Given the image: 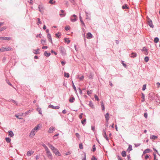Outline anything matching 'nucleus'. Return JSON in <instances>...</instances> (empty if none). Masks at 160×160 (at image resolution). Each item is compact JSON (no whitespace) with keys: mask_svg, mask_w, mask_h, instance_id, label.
<instances>
[{"mask_svg":"<svg viewBox=\"0 0 160 160\" xmlns=\"http://www.w3.org/2000/svg\"><path fill=\"white\" fill-rule=\"evenodd\" d=\"M5 140L7 142H10L11 141V139L9 138H6Z\"/></svg>","mask_w":160,"mask_h":160,"instance_id":"c756f323","label":"nucleus"},{"mask_svg":"<svg viewBox=\"0 0 160 160\" xmlns=\"http://www.w3.org/2000/svg\"><path fill=\"white\" fill-rule=\"evenodd\" d=\"M105 117L106 122L107 123H108V121L109 119V113H107L105 115Z\"/></svg>","mask_w":160,"mask_h":160,"instance_id":"f8f14e48","label":"nucleus"},{"mask_svg":"<svg viewBox=\"0 0 160 160\" xmlns=\"http://www.w3.org/2000/svg\"><path fill=\"white\" fill-rule=\"evenodd\" d=\"M41 36H42V34H38V35H37V36H36V37L37 38H38V37H41Z\"/></svg>","mask_w":160,"mask_h":160,"instance_id":"338daca9","label":"nucleus"},{"mask_svg":"<svg viewBox=\"0 0 160 160\" xmlns=\"http://www.w3.org/2000/svg\"><path fill=\"white\" fill-rule=\"evenodd\" d=\"M147 21L149 26L151 28H153L154 25H153L152 21L149 18H147Z\"/></svg>","mask_w":160,"mask_h":160,"instance_id":"20e7f679","label":"nucleus"},{"mask_svg":"<svg viewBox=\"0 0 160 160\" xmlns=\"http://www.w3.org/2000/svg\"><path fill=\"white\" fill-rule=\"evenodd\" d=\"M92 37V35L90 32H88L87 34V38L88 39H90Z\"/></svg>","mask_w":160,"mask_h":160,"instance_id":"2eb2a0df","label":"nucleus"},{"mask_svg":"<svg viewBox=\"0 0 160 160\" xmlns=\"http://www.w3.org/2000/svg\"><path fill=\"white\" fill-rule=\"evenodd\" d=\"M94 97H95L96 100L98 101L99 100V98L96 95H95Z\"/></svg>","mask_w":160,"mask_h":160,"instance_id":"c03bdc74","label":"nucleus"},{"mask_svg":"<svg viewBox=\"0 0 160 160\" xmlns=\"http://www.w3.org/2000/svg\"><path fill=\"white\" fill-rule=\"evenodd\" d=\"M42 22L40 21V19L39 18H38V24H41Z\"/></svg>","mask_w":160,"mask_h":160,"instance_id":"09e8293b","label":"nucleus"},{"mask_svg":"<svg viewBox=\"0 0 160 160\" xmlns=\"http://www.w3.org/2000/svg\"><path fill=\"white\" fill-rule=\"evenodd\" d=\"M45 55L47 57L49 56L50 55V53L48 52L47 51H45L44 52Z\"/></svg>","mask_w":160,"mask_h":160,"instance_id":"c85d7f7f","label":"nucleus"},{"mask_svg":"<svg viewBox=\"0 0 160 160\" xmlns=\"http://www.w3.org/2000/svg\"><path fill=\"white\" fill-rule=\"evenodd\" d=\"M89 106L91 107H93V105H92V102L91 101H90L89 102Z\"/></svg>","mask_w":160,"mask_h":160,"instance_id":"8fccbe9b","label":"nucleus"},{"mask_svg":"<svg viewBox=\"0 0 160 160\" xmlns=\"http://www.w3.org/2000/svg\"><path fill=\"white\" fill-rule=\"evenodd\" d=\"M157 84L158 85V87L159 88L160 87V83L159 82L157 83Z\"/></svg>","mask_w":160,"mask_h":160,"instance_id":"774afa93","label":"nucleus"},{"mask_svg":"<svg viewBox=\"0 0 160 160\" xmlns=\"http://www.w3.org/2000/svg\"><path fill=\"white\" fill-rule=\"evenodd\" d=\"M84 78V76H82L81 77L79 78V79L80 80H82Z\"/></svg>","mask_w":160,"mask_h":160,"instance_id":"603ef678","label":"nucleus"},{"mask_svg":"<svg viewBox=\"0 0 160 160\" xmlns=\"http://www.w3.org/2000/svg\"><path fill=\"white\" fill-rule=\"evenodd\" d=\"M39 11L42 13H43V9H44V7L42 5H41L38 6V7Z\"/></svg>","mask_w":160,"mask_h":160,"instance_id":"6e6552de","label":"nucleus"},{"mask_svg":"<svg viewBox=\"0 0 160 160\" xmlns=\"http://www.w3.org/2000/svg\"><path fill=\"white\" fill-rule=\"evenodd\" d=\"M61 12H62V13L60 14L59 15L61 16V17H64L65 16V13H63L64 12V11L63 10H61Z\"/></svg>","mask_w":160,"mask_h":160,"instance_id":"f3484780","label":"nucleus"},{"mask_svg":"<svg viewBox=\"0 0 160 160\" xmlns=\"http://www.w3.org/2000/svg\"><path fill=\"white\" fill-rule=\"evenodd\" d=\"M159 39L158 38H155L154 39V42L155 43H157L159 41Z\"/></svg>","mask_w":160,"mask_h":160,"instance_id":"72a5a7b5","label":"nucleus"},{"mask_svg":"<svg viewBox=\"0 0 160 160\" xmlns=\"http://www.w3.org/2000/svg\"><path fill=\"white\" fill-rule=\"evenodd\" d=\"M47 155L48 158L51 159H52V153L50 151L49 149L48 150H47L46 151Z\"/></svg>","mask_w":160,"mask_h":160,"instance_id":"f03ea898","label":"nucleus"},{"mask_svg":"<svg viewBox=\"0 0 160 160\" xmlns=\"http://www.w3.org/2000/svg\"><path fill=\"white\" fill-rule=\"evenodd\" d=\"M137 56V54L135 53L132 52L131 53V58H134L136 57Z\"/></svg>","mask_w":160,"mask_h":160,"instance_id":"4be33fe9","label":"nucleus"},{"mask_svg":"<svg viewBox=\"0 0 160 160\" xmlns=\"http://www.w3.org/2000/svg\"><path fill=\"white\" fill-rule=\"evenodd\" d=\"M47 37L49 40V41L52 43V41L51 38V37L50 34L48 33V34Z\"/></svg>","mask_w":160,"mask_h":160,"instance_id":"dca6fc26","label":"nucleus"},{"mask_svg":"<svg viewBox=\"0 0 160 160\" xmlns=\"http://www.w3.org/2000/svg\"><path fill=\"white\" fill-rule=\"evenodd\" d=\"M61 35V34H60V33L58 32L57 33H56L55 35L57 37L59 38V36Z\"/></svg>","mask_w":160,"mask_h":160,"instance_id":"a18cd8bd","label":"nucleus"},{"mask_svg":"<svg viewBox=\"0 0 160 160\" xmlns=\"http://www.w3.org/2000/svg\"><path fill=\"white\" fill-rule=\"evenodd\" d=\"M86 122V119H84L83 120H82V123L83 124V125H84L85 124V123Z\"/></svg>","mask_w":160,"mask_h":160,"instance_id":"a19ab883","label":"nucleus"},{"mask_svg":"<svg viewBox=\"0 0 160 160\" xmlns=\"http://www.w3.org/2000/svg\"><path fill=\"white\" fill-rule=\"evenodd\" d=\"M9 136L11 137H12L14 135V134L13 132L12 131H9L8 132Z\"/></svg>","mask_w":160,"mask_h":160,"instance_id":"a211bd4d","label":"nucleus"},{"mask_svg":"<svg viewBox=\"0 0 160 160\" xmlns=\"http://www.w3.org/2000/svg\"><path fill=\"white\" fill-rule=\"evenodd\" d=\"M49 2L51 4H53L55 3V1H53V0H50Z\"/></svg>","mask_w":160,"mask_h":160,"instance_id":"c9c22d12","label":"nucleus"},{"mask_svg":"<svg viewBox=\"0 0 160 160\" xmlns=\"http://www.w3.org/2000/svg\"><path fill=\"white\" fill-rule=\"evenodd\" d=\"M79 18H80V22H81V23H82V25H84V26H85L84 23L82 21V18L80 16L79 17Z\"/></svg>","mask_w":160,"mask_h":160,"instance_id":"393cba45","label":"nucleus"},{"mask_svg":"<svg viewBox=\"0 0 160 160\" xmlns=\"http://www.w3.org/2000/svg\"><path fill=\"white\" fill-rule=\"evenodd\" d=\"M122 155L123 157H125L126 156V152L125 151H123L122 152Z\"/></svg>","mask_w":160,"mask_h":160,"instance_id":"a878e982","label":"nucleus"},{"mask_svg":"<svg viewBox=\"0 0 160 160\" xmlns=\"http://www.w3.org/2000/svg\"><path fill=\"white\" fill-rule=\"evenodd\" d=\"M76 135V136L78 138H79V134L78 133H76L75 134Z\"/></svg>","mask_w":160,"mask_h":160,"instance_id":"e2e57ef3","label":"nucleus"},{"mask_svg":"<svg viewBox=\"0 0 160 160\" xmlns=\"http://www.w3.org/2000/svg\"><path fill=\"white\" fill-rule=\"evenodd\" d=\"M142 102H143L145 101V97L143 93L142 94Z\"/></svg>","mask_w":160,"mask_h":160,"instance_id":"f704fd0d","label":"nucleus"},{"mask_svg":"<svg viewBox=\"0 0 160 160\" xmlns=\"http://www.w3.org/2000/svg\"><path fill=\"white\" fill-rule=\"evenodd\" d=\"M146 85L145 84L143 86L142 90L143 91L145 90L146 88Z\"/></svg>","mask_w":160,"mask_h":160,"instance_id":"49530a36","label":"nucleus"},{"mask_svg":"<svg viewBox=\"0 0 160 160\" xmlns=\"http://www.w3.org/2000/svg\"><path fill=\"white\" fill-rule=\"evenodd\" d=\"M79 148L80 149H83V147L82 144V143H81L79 144Z\"/></svg>","mask_w":160,"mask_h":160,"instance_id":"79ce46f5","label":"nucleus"},{"mask_svg":"<svg viewBox=\"0 0 160 160\" xmlns=\"http://www.w3.org/2000/svg\"><path fill=\"white\" fill-rule=\"evenodd\" d=\"M48 107L53 109H58L59 108V106H54L52 105H49Z\"/></svg>","mask_w":160,"mask_h":160,"instance_id":"ddd939ff","label":"nucleus"},{"mask_svg":"<svg viewBox=\"0 0 160 160\" xmlns=\"http://www.w3.org/2000/svg\"><path fill=\"white\" fill-rule=\"evenodd\" d=\"M92 129L93 131H95V126H92Z\"/></svg>","mask_w":160,"mask_h":160,"instance_id":"4d7b16f0","label":"nucleus"},{"mask_svg":"<svg viewBox=\"0 0 160 160\" xmlns=\"http://www.w3.org/2000/svg\"><path fill=\"white\" fill-rule=\"evenodd\" d=\"M4 47L5 51H12L13 50V48L11 47L7 46Z\"/></svg>","mask_w":160,"mask_h":160,"instance_id":"0eeeda50","label":"nucleus"},{"mask_svg":"<svg viewBox=\"0 0 160 160\" xmlns=\"http://www.w3.org/2000/svg\"><path fill=\"white\" fill-rule=\"evenodd\" d=\"M41 43L43 45H44L46 43V41L45 40H41Z\"/></svg>","mask_w":160,"mask_h":160,"instance_id":"473e14b6","label":"nucleus"},{"mask_svg":"<svg viewBox=\"0 0 160 160\" xmlns=\"http://www.w3.org/2000/svg\"><path fill=\"white\" fill-rule=\"evenodd\" d=\"M157 138V136L154 135H152L150 137V139H152V140H154L156 139Z\"/></svg>","mask_w":160,"mask_h":160,"instance_id":"6ab92c4d","label":"nucleus"},{"mask_svg":"<svg viewBox=\"0 0 160 160\" xmlns=\"http://www.w3.org/2000/svg\"><path fill=\"white\" fill-rule=\"evenodd\" d=\"M55 128L53 127H50L48 131V132L49 133H52L55 130Z\"/></svg>","mask_w":160,"mask_h":160,"instance_id":"1a4fd4ad","label":"nucleus"},{"mask_svg":"<svg viewBox=\"0 0 160 160\" xmlns=\"http://www.w3.org/2000/svg\"><path fill=\"white\" fill-rule=\"evenodd\" d=\"M39 51L40 50L39 49H38L37 50H33V52L35 54H37L39 53Z\"/></svg>","mask_w":160,"mask_h":160,"instance_id":"5701e85b","label":"nucleus"},{"mask_svg":"<svg viewBox=\"0 0 160 160\" xmlns=\"http://www.w3.org/2000/svg\"><path fill=\"white\" fill-rule=\"evenodd\" d=\"M6 29V28L5 27H3L0 28V30L1 31H2Z\"/></svg>","mask_w":160,"mask_h":160,"instance_id":"37998d69","label":"nucleus"},{"mask_svg":"<svg viewBox=\"0 0 160 160\" xmlns=\"http://www.w3.org/2000/svg\"><path fill=\"white\" fill-rule=\"evenodd\" d=\"M122 8H123V9H128V7H127V6L126 5H124V6H123L122 7Z\"/></svg>","mask_w":160,"mask_h":160,"instance_id":"58836bf2","label":"nucleus"},{"mask_svg":"<svg viewBox=\"0 0 160 160\" xmlns=\"http://www.w3.org/2000/svg\"><path fill=\"white\" fill-rule=\"evenodd\" d=\"M64 76L65 77H67V78H68L69 77V74L68 73H66V72H64Z\"/></svg>","mask_w":160,"mask_h":160,"instance_id":"cd10ccee","label":"nucleus"},{"mask_svg":"<svg viewBox=\"0 0 160 160\" xmlns=\"http://www.w3.org/2000/svg\"><path fill=\"white\" fill-rule=\"evenodd\" d=\"M41 127V124H38L33 129L34 130L36 131L37 132L40 129Z\"/></svg>","mask_w":160,"mask_h":160,"instance_id":"423d86ee","label":"nucleus"},{"mask_svg":"<svg viewBox=\"0 0 160 160\" xmlns=\"http://www.w3.org/2000/svg\"><path fill=\"white\" fill-rule=\"evenodd\" d=\"M92 93V91L90 90H87V93L88 95H90Z\"/></svg>","mask_w":160,"mask_h":160,"instance_id":"ea45409f","label":"nucleus"},{"mask_svg":"<svg viewBox=\"0 0 160 160\" xmlns=\"http://www.w3.org/2000/svg\"><path fill=\"white\" fill-rule=\"evenodd\" d=\"M77 17L76 15H73L71 16V20L72 22H74L77 20Z\"/></svg>","mask_w":160,"mask_h":160,"instance_id":"39448f33","label":"nucleus"},{"mask_svg":"<svg viewBox=\"0 0 160 160\" xmlns=\"http://www.w3.org/2000/svg\"><path fill=\"white\" fill-rule=\"evenodd\" d=\"M69 29L70 27L68 26H66L65 27V29L67 31L68 30H69Z\"/></svg>","mask_w":160,"mask_h":160,"instance_id":"3c124183","label":"nucleus"},{"mask_svg":"<svg viewBox=\"0 0 160 160\" xmlns=\"http://www.w3.org/2000/svg\"><path fill=\"white\" fill-rule=\"evenodd\" d=\"M74 100L75 98L74 97H72L69 99V101L70 102L72 103L74 102Z\"/></svg>","mask_w":160,"mask_h":160,"instance_id":"bb28decb","label":"nucleus"},{"mask_svg":"<svg viewBox=\"0 0 160 160\" xmlns=\"http://www.w3.org/2000/svg\"><path fill=\"white\" fill-rule=\"evenodd\" d=\"M103 137L107 140L108 141V137H107V136L106 133V129H103Z\"/></svg>","mask_w":160,"mask_h":160,"instance_id":"9d476101","label":"nucleus"},{"mask_svg":"<svg viewBox=\"0 0 160 160\" xmlns=\"http://www.w3.org/2000/svg\"><path fill=\"white\" fill-rule=\"evenodd\" d=\"M144 60L146 62H147L149 60V58L148 57H146L144 58Z\"/></svg>","mask_w":160,"mask_h":160,"instance_id":"4c0bfd02","label":"nucleus"},{"mask_svg":"<svg viewBox=\"0 0 160 160\" xmlns=\"http://www.w3.org/2000/svg\"><path fill=\"white\" fill-rule=\"evenodd\" d=\"M7 82L9 85H10L11 86H12V84L10 83L9 81H7Z\"/></svg>","mask_w":160,"mask_h":160,"instance_id":"680f3d73","label":"nucleus"},{"mask_svg":"<svg viewBox=\"0 0 160 160\" xmlns=\"http://www.w3.org/2000/svg\"><path fill=\"white\" fill-rule=\"evenodd\" d=\"M72 85H73L72 86H73V87L74 90L76 92H77L76 88L75 87V85H74V83H73V81H72Z\"/></svg>","mask_w":160,"mask_h":160,"instance_id":"e433bc0d","label":"nucleus"},{"mask_svg":"<svg viewBox=\"0 0 160 160\" xmlns=\"http://www.w3.org/2000/svg\"><path fill=\"white\" fill-rule=\"evenodd\" d=\"M48 145L49 148L52 150L53 153L55 154V155L57 156H60L61 155L60 153L57 148L49 143L48 144Z\"/></svg>","mask_w":160,"mask_h":160,"instance_id":"f257e3e1","label":"nucleus"},{"mask_svg":"<svg viewBox=\"0 0 160 160\" xmlns=\"http://www.w3.org/2000/svg\"><path fill=\"white\" fill-rule=\"evenodd\" d=\"M78 89L79 90V93L80 94H81L82 93V92L80 88H78Z\"/></svg>","mask_w":160,"mask_h":160,"instance_id":"6e6d98bb","label":"nucleus"},{"mask_svg":"<svg viewBox=\"0 0 160 160\" xmlns=\"http://www.w3.org/2000/svg\"><path fill=\"white\" fill-rule=\"evenodd\" d=\"M132 150V146L131 145H129L128 147V148L127 149V151L129 152L130 151H131Z\"/></svg>","mask_w":160,"mask_h":160,"instance_id":"aec40b11","label":"nucleus"},{"mask_svg":"<svg viewBox=\"0 0 160 160\" xmlns=\"http://www.w3.org/2000/svg\"><path fill=\"white\" fill-rule=\"evenodd\" d=\"M15 116L17 117V118H19V119H22V118H21V117H20V115H15Z\"/></svg>","mask_w":160,"mask_h":160,"instance_id":"de8ad7c7","label":"nucleus"},{"mask_svg":"<svg viewBox=\"0 0 160 160\" xmlns=\"http://www.w3.org/2000/svg\"><path fill=\"white\" fill-rule=\"evenodd\" d=\"M1 48L2 49V52H5V47H2Z\"/></svg>","mask_w":160,"mask_h":160,"instance_id":"864d4df0","label":"nucleus"},{"mask_svg":"<svg viewBox=\"0 0 160 160\" xmlns=\"http://www.w3.org/2000/svg\"><path fill=\"white\" fill-rule=\"evenodd\" d=\"M2 38L3 39V40H4L9 41L11 40V38L10 37H2Z\"/></svg>","mask_w":160,"mask_h":160,"instance_id":"4468645a","label":"nucleus"},{"mask_svg":"<svg viewBox=\"0 0 160 160\" xmlns=\"http://www.w3.org/2000/svg\"><path fill=\"white\" fill-rule=\"evenodd\" d=\"M122 64L123 65L124 67H126V64H125V63H123V62H123V61H122Z\"/></svg>","mask_w":160,"mask_h":160,"instance_id":"13d9d810","label":"nucleus"},{"mask_svg":"<svg viewBox=\"0 0 160 160\" xmlns=\"http://www.w3.org/2000/svg\"><path fill=\"white\" fill-rule=\"evenodd\" d=\"M97 159L94 156L92 157V160H97Z\"/></svg>","mask_w":160,"mask_h":160,"instance_id":"69168bd1","label":"nucleus"},{"mask_svg":"<svg viewBox=\"0 0 160 160\" xmlns=\"http://www.w3.org/2000/svg\"><path fill=\"white\" fill-rule=\"evenodd\" d=\"M62 113L64 114H65L66 113V110H63L62 111Z\"/></svg>","mask_w":160,"mask_h":160,"instance_id":"0e129e2a","label":"nucleus"},{"mask_svg":"<svg viewBox=\"0 0 160 160\" xmlns=\"http://www.w3.org/2000/svg\"><path fill=\"white\" fill-rule=\"evenodd\" d=\"M34 153V151L32 150L28 151L27 153V155L28 157L31 156Z\"/></svg>","mask_w":160,"mask_h":160,"instance_id":"9b49d317","label":"nucleus"},{"mask_svg":"<svg viewBox=\"0 0 160 160\" xmlns=\"http://www.w3.org/2000/svg\"><path fill=\"white\" fill-rule=\"evenodd\" d=\"M36 159H37V160H38L39 159V155H37L36 156Z\"/></svg>","mask_w":160,"mask_h":160,"instance_id":"052dcab7","label":"nucleus"},{"mask_svg":"<svg viewBox=\"0 0 160 160\" xmlns=\"http://www.w3.org/2000/svg\"><path fill=\"white\" fill-rule=\"evenodd\" d=\"M64 40L65 42H67V43H69L70 42V41L67 38H65L64 39Z\"/></svg>","mask_w":160,"mask_h":160,"instance_id":"7c9ffc66","label":"nucleus"},{"mask_svg":"<svg viewBox=\"0 0 160 160\" xmlns=\"http://www.w3.org/2000/svg\"><path fill=\"white\" fill-rule=\"evenodd\" d=\"M142 50L145 51L144 54L145 55H147L148 54L147 49L145 48H143Z\"/></svg>","mask_w":160,"mask_h":160,"instance_id":"b1692460","label":"nucleus"},{"mask_svg":"<svg viewBox=\"0 0 160 160\" xmlns=\"http://www.w3.org/2000/svg\"><path fill=\"white\" fill-rule=\"evenodd\" d=\"M42 146L44 148L45 151L47 150H48L49 149L47 147L45 144H43L42 145Z\"/></svg>","mask_w":160,"mask_h":160,"instance_id":"2f4dec72","label":"nucleus"},{"mask_svg":"<svg viewBox=\"0 0 160 160\" xmlns=\"http://www.w3.org/2000/svg\"><path fill=\"white\" fill-rule=\"evenodd\" d=\"M144 117L146 118H147L148 117V114L147 113H144Z\"/></svg>","mask_w":160,"mask_h":160,"instance_id":"5fc2aeb1","label":"nucleus"},{"mask_svg":"<svg viewBox=\"0 0 160 160\" xmlns=\"http://www.w3.org/2000/svg\"><path fill=\"white\" fill-rule=\"evenodd\" d=\"M37 132L36 131L34 130L33 129H32L31 132L29 137L31 138H33L35 135L36 133Z\"/></svg>","mask_w":160,"mask_h":160,"instance_id":"7ed1b4c3","label":"nucleus"},{"mask_svg":"<svg viewBox=\"0 0 160 160\" xmlns=\"http://www.w3.org/2000/svg\"><path fill=\"white\" fill-rule=\"evenodd\" d=\"M151 150L149 149H146L143 152V154H145L146 153L149 152H150Z\"/></svg>","mask_w":160,"mask_h":160,"instance_id":"412c9836","label":"nucleus"},{"mask_svg":"<svg viewBox=\"0 0 160 160\" xmlns=\"http://www.w3.org/2000/svg\"><path fill=\"white\" fill-rule=\"evenodd\" d=\"M83 113H81L80 115L79 116V118L81 119L82 118V115Z\"/></svg>","mask_w":160,"mask_h":160,"instance_id":"bf43d9fd","label":"nucleus"}]
</instances>
